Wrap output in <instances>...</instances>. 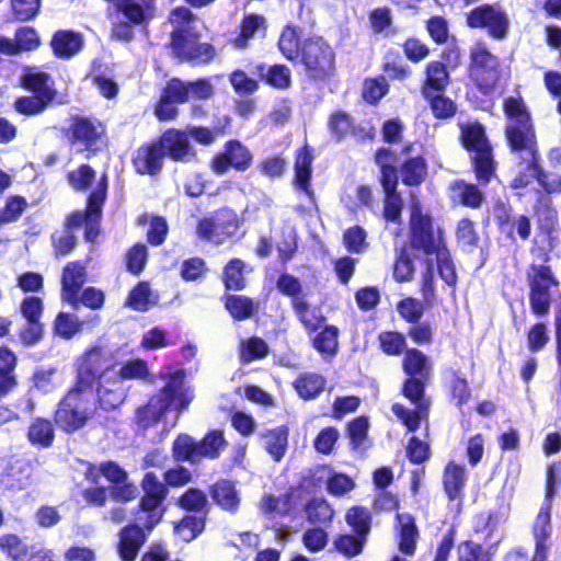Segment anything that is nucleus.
I'll return each instance as SVG.
<instances>
[{
    "mask_svg": "<svg viewBox=\"0 0 561 561\" xmlns=\"http://www.w3.org/2000/svg\"><path fill=\"white\" fill-rule=\"evenodd\" d=\"M401 367L405 377L400 393L414 408L409 409L397 402L391 410L409 433H415L423 422L427 430L432 399L426 394V388L432 379L433 364L422 350L409 347L402 357Z\"/></svg>",
    "mask_w": 561,
    "mask_h": 561,
    "instance_id": "obj_1",
    "label": "nucleus"
},
{
    "mask_svg": "<svg viewBox=\"0 0 561 561\" xmlns=\"http://www.w3.org/2000/svg\"><path fill=\"white\" fill-rule=\"evenodd\" d=\"M302 31L287 25L283 30V56L305 67L312 81H324L335 75V53L321 36L301 39Z\"/></svg>",
    "mask_w": 561,
    "mask_h": 561,
    "instance_id": "obj_2",
    "label": "nucleus"
},
{
    "mask_svg": "<svg viewBox=\"0 0 561 561\" xmlns=\"http://www.w3.org/2000/svg\"><path fill=\"white\" fill-rule=\"evenodd\" d=\"M114 368L112 355L104 346L94 345L87 348L77 359L76 375L71 387L94 396L103 410H113L122 402L119 396L112 391H102V379Z\"/></svg>",
    "mask_w": 561,
    "mask_h": 561,
    "instance_id": "obj_3",
    "label": "nucleus"
},
{
    "mask_svg": "<svg viewBox=\"0 0 561 561\" xmlns=\"http://www.w3.org/2000/svg\"><path fill=\"white\" fill-rule=\"evenodd\" d=\"M502 110L506 119L504 137L508 150L524 157L538 148L536 126L533 114L520 95L503 100Z\"/></svg>",
    "mask_w": 561,
    "mask_h": 561,
    "instance_id": "obj_4",
    "label": "nucleus"
},
{
    "mask_svg": "<svg viewBox=\"0 0 561 561\" xmlns=\"http://www.w3.org/2000/svg\"><path fill=\"white\" fill-rule=\"evenodd\" d=\"M214 94L215 89L208 78L184 81L173 77L161 89L153 114L159 122H171L179 116L178 104L187 103L191 99L208 100Z\"/></svg>",
    "mask_w": 561,
    "mask_h": 561,
    "instance_id": "obj_5",
    "label": "nucleus"
},
{
    "mask_svg": "<svg viewBox=\"0 0 561 561\" xmlns=\"http://www.w3.org/2000/svg\"><path fill=\"white\" fill-rule=\"evenodd\" d=\"M133 519L117 534L116 552L122 561H135L149 534L161 523L163 515L139 499L131 512Z\"/></svg>",
    "mask_w": 561,
    "mask_h": 561,
    "instance_id": "obj_6",
    "label": "nucleus"
},
{
    "mask_svg": "<svg viewBox=\"0 0 561 561\" xmlns=\"http://www.w3.org/2000/svg\"><path fill=\"white\" fill-rule=\"evenodd\" d=\"M171 379L175 377L170 376ZM193 400L187 389H182L181 380H172L149 397L147 403L140 405L135 413L139 427L147 430L160 422L162 416L173 408L178 412L186 410Z\"/></svg>",
    "mask_w": 561,
    "mask_h": 561,
    "instance_id": "obj_7",
    "label": "nucleus"
},
{
    "mask_svg": "<svg viewBox=\"0 0 561 561\" xmlns=\"http://www.w3.org/2000/svg\"><path fill=\"white\" fill-rule=\"evenodd\" d=\"M374 161L379 169L378 182L385 194L382 218L387 222L400 225L404 204L398 192L397 153L390 148L380 147L375 151Z\"/></svg>",
    "mask_w": 561,
    "mask_h": 561,
    "instance_id": "obj_8",
    "label": "nucleus"
},
{
    "mask_svg": "<svg viewBox=\"0 0 561 561\" xmlns=\"http://www.w3.org/2000/svg\"><path fill=\"white\" fill-rule=\"evenodd\" d=\"M467 72L476 89L485 95L492 93L504 77L500 57L482 39L476 41L469 49Z\"/></svg>",
    "mask_w": 561,
    "mask_h": 561,
    "instance_id": "obj_9",
    "label": "nucleus"
},
{
    "mask_svg": "<svg viewBox=\"0 0 561 561\" xmlns=\"http://www.w3.org/2000/svg\"><path fill=\"white\" fill-rule=\"evenodd\" d=\"M408 244L411 250L424 255H433L447 247L443 228L435 226L432 215L423 211L419 204L411 207Z\"/></svg>",
    "mask_w": 561,
    "mask_h": 561,
    "instance_id": "obj_10",
    "label": "nucleus"
},
{
    "mask_svg": "<svg viewBox=\"0 0 561 561\" xmlns=\"http://www.w3.org/2000/svg\"><path fill=\"white\" fill-rule=\"evenodd\" d=\"M192 480V472L181 465L167 469L163 472V481L153 471H147L139 482L141 490L139 499L164 516L167 512L164 502L169 495V488H182Z\"/></svg>",
    "mask_w": 561,
    "mask_h": 561,
    "instance_id": "obj_11",
    "label": "nucleus"
},
{
    "mask_svg": "<svg viewBox=\"0 0 561 561\" xmlns=\"http://www.w3.org/2000/svg\"><path fill=\"white\" fill-rule=\"evenodd\" d=\"M198 39L199 34L190 27L174 26L170 33L167 48L180 64L208 65L217 55L216 48L213 44L201 43Z\"/></svg>",
    "mask_w": 561,
    "mask_h": 561,
    "instance_id": "obj_12",
    "label": "nucleus"
},
{
    "mask_svg": "<svg viewBox=\"0 0 561 561\" xmlns=\"http://www.w3.org/2000/svg\"><path fill=\"white\" fill-rule=\"evenodd\" d=\"M93 398L94 396L70 386L53 413L55 424L67 434L84 427L94 414L90 408Z\"/></svg>",
    "mask_w": 561,
    "mask_h": 561,
    "instance_id": "obj_13",
    "label": "nucleus"
},
{
    "mask_svg": "<svg viewBox=\"0 0 561 561\" xmlns=\"http://www.w3.org/2000/svg\"><path fill=\"white\" fill-rule=\"evenodd\" d=\"M111 2L118 14L123 16L112 25L111 37L116 41L130 42L134 27L147 25L154 16L156 0H106Z\"/></svg>",
    "mask_w": 561,
    "mask_h": 561,
    "instance_id": "obj_14",
    "label": "nucleus"
},
{
    "mask_svg": "<svg viewBox=\"0 0 561 561\" xmlns=\"http://www.w3.org/2000/svg\"><path fill=\"white\" fill-rule=\"evenodd\" d=\"M240 228L238 213L224 206L208 216L199 218L196 222L195 232L198 239L220 245L237 236Z\"/></svg>",
    "mask_w": 561,
    "mask_h": 561,
    "instance_id": "obj_15",
    "label": "nucleus"
},
{
    "mask_svg": "<svg viewBox=\"0 0 561 561\" xmlns=\"http://www.w3.org/2000/svg\"><path fill=\"white\" fill-rule=\"evenodd\" d=\"M300 507H304L309 524L323 528L331 527L335 511L328 500L313 496L302 503V491L299 488H289L283 494V515L295 513Z\"/></svg>",
    "mask_w": 561,
    "mask_h": 561,
    "instance_id": "obj_16",
    "label": "nucleus"
},
{
    "mask_svg": "<svg viewBox=\"0 0 561 561\" xmlns=\"http://www.w3.org/2000/svg\"><path fill=\"white\" fill-rule=\"evenodd\" d=\"M529 305L537 317H545L550 311L552 287L559 286L552 268L547 264H531L527 273Z\"/></svg>",
    "mask_w": 561,
    "mask_h": 561,
    "instance_id": "obj_17",
    "label": "nucleus"
},
{
    "mask_svg": "<svg viewBox=\"0 0 561 561\" xmlns=\"http://www.w3.org/2000/svg\"><path fill=\"white\" fill-rule=\"evenodd\" d=\"M466 24L472 30H486L497 41L506 38L510 31L508 15L497 4L483 3L474 7L466 13Z\"/></svg>",
    "mask_w": 561,
    "mask_h": 561,
    "instance_id": "obj_18",
    "label": "nucleus"
},
{
    "mask_svg": "<svg viewBox=\"0 0 561 561\" xmlns=\"http://www.w3.org/2000/svg\"><path fill=\"white\" fill-rule=\"evenodd\" d=\"M461 54L458 47H448L442 50L440 60H431L424 67V79L421 83V94L445 92L451 83L447 64L457 67Z\"/></svg>",
    "mask_w": 561,
    "mask_h": 561,
    "instance_id": "obj_19",
    "label": "nucleus"
},
{
    "mask_svg": "<svg viewBox=\"0 0 561 561\" xmlns=\"http://www.w3.org/2000/svg\"><path fill=\"white\" fill-rule=\"evenodd\" d=\"M252 163L253 154L250 149L238 139H229L210 159L209 168L215 174L222 175L230 170L245 172Z\"/></svg>",
    "mask_w": 561,
    "mask_h": 561,
    "instance_id": "obj_20",
    "label": "nucleus"
},
{
    "mask_svg": "<svg viewBox=\"0 0 561 561\" xmlns=\"http://www.w3.org/2000/svg\"><path fill=\"white\" fill-rule=\"evenodd\" d=\"M283 295L290 297L296 316L308 331L316 332L325 321L323 316L317 314L310 309L301 283L297 277L283 273Z\"/></svg>",
    "mask_w": 561,
    "mask_h": 561,
    "instance_id": "obj_21",
    "label": "nucleus"
},
{
    "mask_svg": "<svg viewBox=\"0 0 561 561\" xmlns=\"http://www.w3.org/2000/svg\"><path fill=\"white\" fill-rule=\"evenodd\" d=\"M493 218L497 230L510 240L519 238L526 241L531 236V220L525 214L514 216L513 207L508 203L499 201L493 207Z\"/></svg>",
    "mask_w": 561,
    "mask_h": 561,
    "instance_id": "obj_22",
    "label": "nucleus"
},
{
    "mask_svg": "<svg viewBox=\"0 0 561 561\" xmlns=\"http://www.w3.org/2000/svg\"><path fill=\"white\" fill-rule=\"evenodd\" d=\"M108 191V176L106 173H102L96 182L94 188L90 192L87 197V205L83 211H73L67 217L66 227L67 229L78 228L82 225L85 226L87 221L92 216L102 214L104 203L107 197Z\"/></svg>",
    "mask_w": 561,
    "mask_h": 561,
    "instance_id": "obj_23",
    "label": "nucleus"
},
{
    "mask_svg": "<svg viewBox=\"0 0 561 561\" xmlns=\"http://www.w3.org/2000/svg\"><path fill=\"white\" fill-rule=\"evenodd\" d=\"M164 151L157 138L141 144L131 156V164L139 175H158L163 168Z\"/></svg>",
    "mask_w": 561,
    "mask_h": 561,
    "instance_id": "obj_24",
    "label": "nucleus"
},
{
    "mask_svg": "<svg viewBox=\"0 0 561 561\" xmlns=\"http://www.w3.org/2000/svg\"><path fill=\"white\" fill-rule=\"evenodd\" d=\"M104 134L103 125L96 119L73 115L66 130V136L71 145H83L87 150H91Z\"/></svg>",
    "mask_w": 561,
    "mask_h": 561,
    "instance_id": "obj_25",
    "label": "nucleus"
},
{
    "mask_svg": "<svg viewBox=\"0 0 561 561\" xmlns=\"http://www.w3.org/2000/svg\"><path fill=\"white\" fill-rule=\"evenodd\" d=\"M414 145L409 142L401 149V154L405 158L400 163L398 171L401 174V181L404 185L414 187L420 186L427 176L428 164L424 153L410 156Z\"/></svg>",
    "mask_w": 561,
    "mask_h": 561,
    "instance_id": "obj_26",
    "label": "nucleus"
},
{
    "mask_svg": "<svg viewBox=\"0 0 561 561\" xmlns=\"http://www.w3.org/2000/svg\"><path fill=\"white\" fill-rule=\"evenodd\" d=\"M85 280V266L80 261L67 263L61 273V300L78 309V294Z\"/></svg>",
    "mask_w": 561,
    "mask_h": 561,
    "instance_id": "obj_27",
    "label": "nucleus"
},
{
    "mask_svg": "<svg viewBox=\"0 0 561 561\" xmlns=\"http://www.w3.org/2000/svg\"><path fill=\"white\" fill-rule=\"evenodd\" d=\"M328 128L336 141H342L347 136H353L360 141L374 138L371 129L356 125L350 114L340 110L329 116Z\"/></svg>",
    "mask_w": 561,
    "mask_h": 561,
    "instance_id": "obj_28",
    "label": "nucleus"
},
{
    "mask_svg": "<svg viewBox=\"0 0 561 561\" xmlns=\"http://www.w3.org/2000/svg\"><path fill=\"white\" fill-rule=\"evenodd\" d=\"M159 145L164 151V158L169 157L173 161H184L187 157L194 156L190 145L188 135L185 130L169 128L157 137Z\"/></svg>",
    "mask_w": 561,
    "mask_h": 561,
    "instance_id": "obj_29",
    "label": "nucleus"
},
{
    "mask_svg": "<svg viewBox=\"0 0 561 561\" xmlns=\"http://www.w3.org/2000/svg\"><path fill=\"white\" fill-rule=\"evenodd\" d=\"M209 495L217 506L228 513L234 514L240 507V492L232 480H217L209 486Z\"/></svg>",
    "mask_w": 561,
    "mask_h": 561,
    "instance_id": "obj_30",
    "label": "nucleus"
},
{
    "mask_svg": "<svg viewBox=\"0 0 561 561\" xmlns=\"http://www.w3.org/2000/svg\"><path fill=\"white\" fill-rule=\"evenodd\" d=\"M467 472L463 465L448 461L443 471V489L449 502H461L465 497Z\"/></svg>",
    "mask_w": 561,
    "mask_h": 561,
    "instance_id": "obj_31",
    "label": "nucleus"
},
{
    "mask_svg": "<svg viewBox=\"0 0 561 561\" xmlns=\"http://www.w3.org/2000/svg\"><path fill=\"white\" fill-rule=\"evenodd\" d=\"M20 85L24 90L44 96L47 100H54L56 95L50 75L36 67L26 66L23 68Z\"/></svg>",
    "mask_w": 561,
    "mask_h": 561,
    "instance_id": "obj_32",
    "label": "nucleus"
},
{
    "mask_svg": "<svg viewBox=\"0 0 561 561\" xmlns=\"http://www.w3.org/2000/svg\"><path fill=\"white\" fill-rule=\"evenodd\" d=\"M482 185L468 182L463 179H456L450 183L449 190L455 194L453 199L470 209H479L485 202V194Z\"/></svg>",
    "mask_w": 561,
    "mask_h": 561,
    "instance_id": "obj_33",
    "label": "nucleus"
},
{
    "mask_svg": "<svg viewBox=\"0 0 561 561\" xmlns=\"http://www.w3.org/2000/svg\"><path fill=\"white\" fill-rule=\"evenodd\" d=\"M313 159L312 149L308 145L300 147L296 151L294 184L309 197L313 196V190L311 187Z\"/></svg>",
    "mask_w": 561,
    "mask_h": 561,
    "instance_id": "obj_34",
    "label": "nucleus"
},
{
    "mask_svg": "<svg viewBox=\"0 0 561 561\" xmlns=\"http://www.w3.org/2000/svg\"><path fill=\"white\" fill-rule=\"evenodd\" d=\"M266 32V20L263 15L256 13H247L238 25L237 35L230 39V44L240 50L249 47L250 42L257 33Z\"/></svg>",
    "mask_w": 561,
    "mask_h": 561,
    "instance_id": "obj_35",
    "label": "nucleus"
},
{
    "mask_svg": "<svg viewBox=\"0 0 561 561\" xmlns=\"http://www.w3.org/2000/svg\"><path fill=\"white\" fill-rule=\"evenodd\" d=\"M459 141L461 147L471 154L492 149L485 128L479 122L461 124Z\"/></svg>",
    "mask_w": 561,
    "mask_h": 561,
    "instance_id": "obj_36",
    "label": "nucleus"
},
{
    "mask_svg": "<svg viewBox=\"0 0 561 561\" xmlns=\"http://www.w3.org/2000/svg\"><path fill=\"white\" fill-rule=\"evenodd\" d=\"M18 356L7 345L0 346V399L7 397L19 386L15 368Z\"/></svg>",
    "mask_w": 561,
    "mask_h": 561,
    "instance_id": "obj_37",
    "label": "nucleus"
},
{
    "mask_svg": "<svg viewBox=\"0 0 561 561\" xmlns=\"http://www.w3.org/2000/svg\"><path fill=\"white\" fill-rule=\"evenodd\" d=\"M55 425L54 419L49 420L43 416L34 417L26 430L28 443L36 448H50L56 437Z\"/></svg>",
    "mask_w": 561,
    "mask_h": 561,
    "instance_id": "obj_38",
    "label": "nucleus"
},
{
    "mask_svg": "<svg viewBox=\"0 0 561 561\" xmlns=\"http://www.w3.org/2000/svg\"><path fill=\"white\" fill-rule=\"evenodd\" d=\"M470 169L474 174L476 181L482 186H488L495 180L497 178V162L494 158L493 148L471 154Z\"/></svg>",
    "mask_w": 561,
    "mask_h": 561,
    "instance_id": "obj_39",
    "label": "nucleus"
},
{
    "mask_svg": "<svg viewBox=\"0 0 561 561\" xmlns=\"http://www.w3.org/2000/svg\"><path fill=\"white\" fill-rule=\"evenodd\" d=\"M527 159V170L534 172V176L547 194L561 193V175L558 173L546 172L539 161L540 156L538 148L535 152L524 154Z\"/></svg>",
    "mask_w": 561,
    "mask_h": 561,
    "instance_id": "obj_40",
    "label": "nucleus"
},
{
    "mask_svg": "<svg viewBox=\"0 0 561 561\" xmlns=\"http://www.w3.org/2000/svg\"><path fill=\"white\" fill-rule=\"evenodd\" d=\"M54 55L59 59H69L83 47L82 36L73 31H57L50 41Z\"/></svg>",
    "mask_w": 561,
    "mask_h": 561,
    "instance_id": "obj_41",
    "label": "nucleus"
},
{
    "mask_svg": "<svg viewBox=\"0 0 561 561\" xmlns=\"http://www.w3.org/2000/svg\"><path fill=\"white\" fill-rule=\"evenodd\" d=\"M399 520L398 547L405 556H413L419 540V529L411 514H397Z\"/></svg>",
    "mask_w": 561,
    "mask_h": 561,
    "instance_id": "obj_42",
    "label": "nucleus"
},
{
    "mask_svg": "<svg viewBox=\"0 0 561 561\" xmlns=\"http://www.w3.org/2000/svg\"><path fill=\"white\" fill-rule=\"evenodd\" d=\"M327 378L318 373H302L293 382L299 398L309 401L317 399L325 389Z\"/></svg>",
    "mask_w": 561,
    "mask_h": 561,
    "instance_id": "obj_43",
    "label": "nucleus"
},
{
    "mask_svg": "<svg viewBox=\"0 0 561 561\" xmlns=\"http://www.w3.org/2000/svg\"><path fill=\"white\" fill-rule=\"evenodd\" d=\"M172 457L178 462L198 463L202 458L197 440L187 434H180L172 443Z\"/></svg>",
    "mask_w": 561,
    "mask_h": 561,
    "instance_id": "obj_44",
    "label": "nucleus"
},
{
    "mask_svg": "<svg viewBox=\"0 0 561 561\" xmlns=\"http://www.w3.org/2000/svg\"><path fill=\"white\" fill-rule=\"evenodd\" d=\"M378 348L387 356L398 357L408 351L407 336L396 330H385L377 336Z\"/></svg>",
    "mask_w": 561,
    "mask_h": 561,
    "instance_id": "obj_45",
    "label": "nucleus"
},
{
    "mask_svg": "<svg viewBox=\"0 0 561 561\" xmlns=\"http://www.w3.org/2000/svg\"><path fill=\"white\" fill-rule=\"evenodd\" d=\"M451 379L448 385V398L457 408H462L472 399L468 379L458 369L450 370Z\"/></svg>",
    "mask_w": 561,
    "mask_h": 561,
    "instance_id": "obj_46",
    "label": "nucleus"
},
{
    "mask_svg": "<svg viewBox=\"0 0 561 561\" xmlns=\"http://www.w3.org/2000/svg\"><path fill=\"white\" fill-rule=\"evenodd\" d=\"M224 306L236 321L250 319L256 309L254 300L244 295H226Z\"/></svg>",
    "mask_w": 561,
    "mask_h": 561,
    "instance_id": "obj_47",
    "label": "nucleus"
},
{
    "mask_svg": "<svg viewBox=\"0 0 561 561\" xmlns=\"http://www.w3.org/2000/svg\"><path fill=\"white\" fill-rule=\"evenodd\" d=\"M381 70L390 80L404 81L412 75V69L404 64L398 50L389 49L383 56Z\"/></svg>",
    "mask_w": 561,
    "mask_h": 561,
    "instance_id": "obj_48",
    "label": "nucleus"
},
{
    "mask_svg": "<svg viewBox=\"0 0 561 561\" xmlns=\"http://www.w3.org/2000/svg\"><path fill=\"white\" fill-rule=\"evenodd\" d=\"M175 505L185 512L203 513V516L207 515L209 508L206 493L198 488H190L184 491L176 499Z\"/></svg>",
    "mask_w": 561,
    "mask_h": 561,
    "instance_id": "obj_49",
    "label": "nucleus"
},
{
    "mask_svg": "<svg viewBox=\"0 0 561 561\" xmlns=\"http://www.w3.org/2000/svg\"><path fill=\"white\" fill-rule=\"evenodd\" d=\"M346 524L354 534L368 538L373 527L371 512L362 505H354L346 511Z\"/></svg>",
    "mask_w": 561,
    "mask_h": 561,
    "instance_id": "obj_50",
    "label": "nucleus"
},
{
    "mask_svg": "<svg viewBox=\"0 0 561 561\" xmlns=\"http://www.w3.org/2000/svg\"><path fill=\"white\" fill-rule=\"evenodd\" d=\"M390 90L385 75L368 77L363 81L362 99L369 105H377Z\"/></svg>",
    "mask_w": 561,
    "mask_h": 561,
    "instance_id": "obj_51",
    "label": "nucleus"
},
{
    "mask_svg": "<svg viewBox=\"0 0 561 561\" xmlns=\"http://www.w3.org/2000/svg\"><path fill=\"white\" fill-rule=\"evenodd\" d=\"M368 538L358 534H339L334 540V549L347 559L355 558L363 553Z\"/></svg>",
    "mask_w": 561,
    "mask_h": 561,
    "instance_id": "obj_52",
    "label": "nucleus"
},
{
    "mask_svg": "<svg viewBox=\"0 0 561 561\" xmlns=\"http://www.w3.org/2000/svg\"><path fill=\"white\" fill-rule=\"evenodd\" d=\"M245 263L238 257L227 262L222 271V283L226 289L240 291L245 288Z\"/></svg>",
    "mask_w": 561,
    "mask_h": 561,
    "instance_id": "obj_53",
    "label": "nucleus"
},
{
    "mask_svg": "<svg viewBox=\"0 0 561 561\" xmlns=\"http://www.w3.org/2000/svg\"><path fill=\"white\" fill-rule=\"evenodd\" d=\"M427 102L432 114L437 119H449L457 112V104L454 100L445 95V92H432L422 94Z\"/></svg>",
    "mask_w": 561,
    "mask_h": 561,
    "instance_id": "obj_54",
    "label": "nucleus"
},
{
    "mask_svg": "<svg viewBox=\"0 0 561 561\" xmlns=\"http://www.w3.org/2000/svg\"><path fill=\"white\" fill-rule=\"evenodd\" d=\"M206 516L184 515L175 525L174 533L185 542L197 538L205 529Z\"/></svg>",
    "mask_w": 561,
    "mask_h": 561,
    "instance_id": "obj_55",
    "label": "nucleus"
},
{
    "mask_svg": "<svg viewBox=\"0 0 561 561\" xmlns=\"http://www.w3.org/2000/svg\"><path fill=\"white\" fill-rule=\"evenodd\" d=\"M83 329V321H81L76 314L60 311L55 317L53 322V332L55 335L70 340Z\"/></svg>",
    "mask_w": 561,
    "mask_h": 561,
    "instance_id": "obj_56",
    "label": "nucleus"
},
{
    "mask_svg": "<svg viewBox=\"0 0 561 561\" xmlns=\"http://www.w3.org/2000/svg\"><path fill=\"white\" fill-rule=\"evenodd\" d=\"M156 301L151 299L150 285L146 280L138 282L128 293L126 306L138 312L148 311Z\"/></svg>",
    "mask_w": 561,
    "mask_h": 561,
    "instance_id": "obj_57",
    "label": "nucleus"
},
{
    "mask_svg": "<svg viewBox=\"0 0 561 561\" xmlns=\"http://www.w3.org/2000/svg\"><path fill=\"white\" fill-rule=\"evenodd\" d=\"M201 458L216 459L227 446L221 430L207 432L201 440H197Z\"/></svg>",
    "mask_w": 561,
    "mask_h": 561,
    "instance_id": "obj_58",
    "label": "nucleus"
},
{
    "mask_svg": "<svg viewBox=\"0 0 561 561\" xmlns=\"http://www.w3.org/2000/svg\"><path fill=\"white\" fill-rule=\"evenodd\" d=\"M369 420L366 415H358L346 424L345 434L348 437V446L352 450L364 447L368 439Z\"/></svg>",
    "mask_w": 561,
    "mask_h": 561,
    "instance_id": "obj_59",
    "label": "nucleus"
},
{
    "mask_svg": "<svg viewBox=\"0 0 561 561\" xmlns=\"http://www.w3.org/2000/svg\"><path fill=\"white\" fill-rule=\"evenodd\" d=\"M117 377L121 380L153 381V376L149 371L147 362L138 357L124 362L117 371Z\"/></svg>",
    "mask_w": 561,
    "mask_h": 561,
    "instance_id": "obj_60",
    "label": "nucleus"
},
{
    "mask_svg": "<svg viewBox=\"0 0 561 561\" xmlns=\"http://www.w3.org/2000/svg\"><path fill=\"white\" fill-rule=\"evenodd\" d=\"M0 550L13 561H23L32 554L21 537L13 533L0 536Z\"/></svg>",
    "mask_w": 561,
    "mask_h": 561,
    "instance_id": "obj_61",
    "label": "nucleus"
},
{
    "mask_svg": "<svg viewBox=\"0 0 561 561\" xmlns=\"http://www.w3.org/2000/svg\"><path fill=\"white\" fill-rule=\"evenodd\" d=\"M312 346L321 354L335 355L339 348V329L324 325L312 339Z\"/></svg>",
    "mask_w": 561,
    "mask_h": 561,
    "instance_id": "obj_62",
    "label": "nucleus"
},
{
    "mask_svg": "<svg viewBox=\"0 0 561 561\" xmlns=\"http://www.w3.org/2000/svg\"><path fill=\"white\" fill-rule=\"evenodd\" d=\"M456 240L465 250L472 252L479 247L480 237L476 224L470 218H461L456 226Z\"/></svg>",
    "mask_w": 561,
    "mask_h": 561,
    "instance_id": "obj_63",
    "label": "nucleus"
},
{
    "mask_svg": "<svg viewBox=\"0 0 561 561\" xmlns=\"http://www.w3.org/2000/svg\"><path fill=\"white\" fill-rule=\"evenodd\" d=\"M456 552L457 561H493L490 550L472 539L459 542Z\"/></svg>",
    "mask_w": 561,
    "mask_h": 561,
    "instance_id": "obj_64",
    "label": "nucleus"
}]
</instances>
